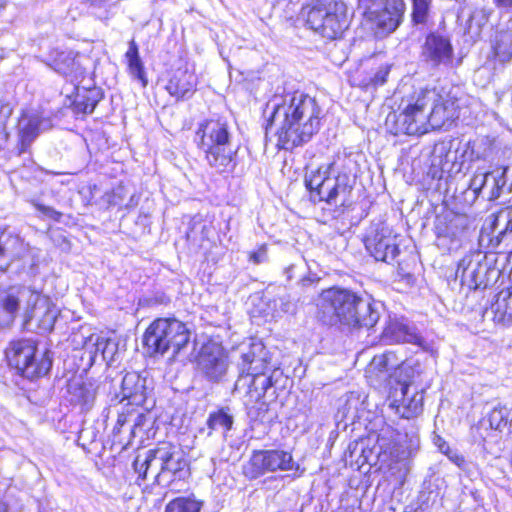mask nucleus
Instances as JSON below:
<instances>
[{"label": "nucleus", "instance_id": "obj_37", "mask_svg": "<svg viewBox=\"0 0 512 512\" xmlns=\"http://www.w3.org/2000/svg\"><path fill=\"white\" fill-rule=\"evenodd\" d=\"M504 217L506 220L505 227L498 232L493 238L490 239V246L493 249H498L503 241L512 233V206L502 211L496 218L494 225L499 221L500 218Z\"/></svg>", "mask_w": 512, "mask_h": 512}, {"label": "nucleus", "instance_id": "obj_18", "mask_svg": "<svg viewBox=\"0 0 512 512\" xmlns=\"http://www.w3.org/2000/svg\"><path fill=\"white\" fill-rule=\"evenodd\" d=\"M197 77L188 69H177L165 86L170 96L177 101L186 100L193 96L196 91Z\"/></svg>", "mask_w": 512, "mask_h": 512}, {"label": "nucleus", "instance_id": "obj_38", "mask_svg": "<svg viewBox=\"0 0 512 512\" xmlns=\"http://www.w3.org/2000/svg\"><path fill=\"white\" fill-rule=\"evenodd\" d=\"M507 169V167H502L490 172L489 200H495L500 196L503 187L506 185Z\"/></svg>", "mask_w": 512, "mask_h": 512}, {"label": "nucleus", "instance_id": "obj_21", "mask_svg": "<svg viewBox=\"0 0 512 512\" xmlns=\"http://www.w3.org/2000/svg\"><path fill=\"white\" fill-rule=\"evenodd\" d=\"M272 385V379L267 375H239L234 385V392H244L251 403L259 402Z\"/></svg>", "mask_w": 512, "mask_h": 512}, {"label": "nucleus", "instance_id": "obj_20", "mask_svg": "<svg viewBox=\"0 0 512 512\" xmlns=\"http://www.w3.org/2000/svg\"><path fill=\"white\" fill-rule=\"evenodd\" d=\"M327 22H326V38L336 39L349 26L348 8L342 0H328L327 1Z\"/></svg>", "mask_w": 512, "mask_h": 512}, {"label": "nucleus", "instance_id": "obj_50", "mask_svg": "<svg viewBox=\"0 0 512 512\" xmlns=\"http://www.w3.org/2000/svg\"><path fill=\"white\" fill-rule=\"evenodd\" d=\"M419 446H420V439L417 434L413 433L409 437L406 447H404L406 449V453L409 456V458L415 455V453L419 449Z\"/></svg>", "mask_w": 512, "mask_h": 512}, {"label": "nucleus", "instance_id": "obj_8", "mask_svg": "<svg viewBox=\"0 0 512 512\" xmlns=\"http://www.w3.org/2000/svg\"><path fill=\"white\" fill-rule=\"evenodd\" d=\"M36 344L30 339H22L10 343L6 350V358L11 367L23 377L33 380L46 375L52 366V360L45 352L40 359L36 358Z\"/></svg>", "mask_w": 512, "mask_h": 512}, {"label": "nucleus", "instance_id": "obj_42", "mask_svg": "<svg viewBox=\"0 0 512 512\" xmlns=\"http://www.w3.org/2000/svg\"><path fill=\"white\" fill-rule=\"evenodd\" d=\"M431 0H413L412 20L415 24H424L428 17Z\"/></svg>", "mask_w": 512, "mask_h": 512}, {"label": "nucleus", "instance_id": "obj_29", "mask_svg": "<svg viewBox=\"0 0 512 512\" xmlns=\"http://www.w3.org/2000/svg\"><path fill=\"white\" fill-rule=\"evenodd\" d=\"M44 120L37 115L23 117L19 122V134L21 148L20 153H23L31 145V143L37 138L40 132L41 125Z\"/></svg>", "mask_w": 512, "mask_h": 512}, {"label": "nucleus", "instance_id": "obj_13", "mask_svg": "<svg viewBox=\"0 0 512 512\" xmlns=\"http://www.w3.org/2000/svg\"><path fill=\"white\" fill-rule=\"evenodd\" d=\"M488 264L480 253L466 255L458 264L456 275L460 277L462 286L469 290H477L487 286Z\"/></svg>", "mask_w": 512, "mask_h": 512}, {"label": "nucleus", "instance_id": "obj_56", "mask_svg": "<svg viewBox=\"0 0 512 512\" xmlns=\"http://www.w3.org/2000/svg\"><path fill=\"white\" fill-rule=\"evenodd\" d=\"M296 268V264H290L284 269V274L286 275L287 280H291L294 277L293 272Z\"/></svg>", "mask_w": 512, "mask_h": 512}, {"label": "nucleus", "instance_id": "obj_52", "mask_svg": "<svg viewBox=\"0 0 512 512\" xmlns=\"http://www.w3.org/2000/svg\"><path fill=\"white\" fill-rule=\"evenodd\" d=\"M116 351V344L109 340L107 343V347L105 349V354H102V359L104 361H112L114 358V353Z\"/></svg>", "mask_w": 512, "mask_h": 512}, {"label": "nucleus", "instance_id": "obj_60", "mask_svg": "<svg viewBox=\"0 0 512 512\" xmlns=\"http://www.w3.org/2000/svg\"><path fill=\"white\" fill-rule=\"evenodd\" d=\"M0 512H8L7 504L1 500H0Z\"/></svg>", "mask_w": 512, "mask_h": 512}, {"label": "nucleus", "instance_id": "obj_58", "mask_svg": "<svg viewBox=\"0 0 512 512\" xmlns=\"http://www.w3.org/2000/svg\"><path fill=\"white\" fill-rule=\"evenodd\" d=\"M362 72V76L361 78H369L370 75H373V72H374V69H369V70H366V69H361V70H358L356 71V73H361Z\"/></svg>", "mask_w": 512, "mask_h": 512}, {"label": "nucleus", "instance_id": "obj_17", "mask_svg": "<svg viewBox=\"0 0 512 512\" xmlns=\"http://www.w3.org/2000/svg\"><path fill=\"white\" fill-rule=\"evenodd\" d=\"M382 340L388 344L411 343L422 346L424 339L414 325L409 324L405 319L389 318L383 332Z\"/></svg>", "mask_w": 512, "mask_h": 512}, {"label": "nucleus", "instance_id": "obj_24", "mask_svg": "<svg viewBox=\"0 0 512 512\" xmlns=\"http://www.w3.org/2000/svg\"><path fill=\"white\" fill-rule=\"evenodd\" d=\"M121 394L130 404L143 405L147 398L146 379L136 372L126 373L121 382Z\"/></svg>", "mask_w": 512, "mask_h": 512}, {"label": "nucleus", "instance_id": "obj_3", "mask_svg": "<svg viewBox=\"0 0 512 512\" xmlns=\"http://www.w3.org/2000/svg\"><path fill=\"white\" fill-rule=\"evenodd\" d=\"M317 318L327 326L347 329L372 328L379 320L377 304L351 289L331 287L321 292Z\"/></svg>", "mask_w": 512, "mask_h": 512}, {"label": "nucleus", "instance_id": "obj_11", "mask_svg": "<svg viewBox=\"0 0 512 512\" xmlns=\"http://www.w3.org/2000/svg\"><path fill=\"white\" fill-rule=\"evenodd\" d=\"M421 57L432 68L452 69L454 49L448 37L430 33L422 46Z\"/></svg>", "mask_w": 512, "mask_h": 512}, {"label": "nucleus", "instance_id": "obj_34", "mask_svg": "<svg viewBox=\"0 0 512 512\" xmlns=\"http://www.w3.org/2000/svg\"><path fill=\"white\" fill-rule=\"evenodd\" d=\"M487 420L492 429L501 431L510 424L512 426V407L498 403L487 415Z\"/></svg>", "mask_w": 512, "mask_h": 512}, {"label": "nucleus", "instance_id": "obj_61", "mask_svg": "<svg viewBox=\"0 0 512 512\" xmlns=\"http://www.w3.org/2000/svg\"><path fill=\"white\" fill-rule=\"evenodd\" d=\"M111 203H113L114 205L118 204V202H116L115 200H112Z\"/></svg>", "mask_w": 512, "mask_h": 512}, {"label": "nucleus", "instance_id": "obj_2", "mask_svg": "<svg viewBox=\"0 0 512 512\" xmlns=\"http://www.w3.org/2000/svg\"><path fill=\"white\" fill-rule=\"evenodd\" d=\"M401 112L390 114L395 123L394 134L422 135L429 129H440L454 118V102L444 99L435 89H420L402 100Z\"/></svg>", "mask_w": 512, "mask_h": 512}, {"label": "nucleus", "instance_id": "obj_16", "mask_svg": "<svg viewBox=\"0 0 512 512\" xmlns=\"http://www.w3.org/2000/svg\"><path fill=\"white\" fill-rule=\"evenodd\" d=\"M199 369L212 382L221 381L228 370V361L223 350L216 346L203 348L199 360Z\"/></svg>", "mask_w": 512, "mask_h": 512}, {"label": "nucleus", "instance_id": "obj_55", "mask_svg": "<svg viewBox=\"0 0 512 512\" xmlns=\"http://www.w3.org/2000/svg\"><path fill=\"white\" fill-rule=\"evenodd\" d=\"M494 5L503 10H512V0H493Z\"/></svg>", "mask_w": 512, "mask_h": 512}, {"label": "nucleus", "instance_id": "obj_27", "mask_svg": "<svg viewBox=\"0 0 512 512\" xmlns=\"http://www.w3.org/2000/svg\"><path fill=\"white\" fill-rule=\"evenodd\" d=\"M48 65L62 75H70L78 71L76 56L70 50H52L49 54Z\"/></svg>", "mask_w": 512, "mask_h": 512}, {"label": "nucleus", "instance_id": "obj_28", "mask_svg": "<svg viewBox=\"0 0 512 512\" xmlns=\"http://www.w3.org/2000/svg\"><path fill=\"white\" fill-rule=\"evenodd\" d=\"M327 1L328 0H315L308 8L306 14L307 25L325 38L326 22L328 18L327 14H329V10H327Z\"/></svg>", "mask_w": 512, "mask_h": 512}, {"label": "nucleus", "instance_id": "obj_5", "mask_svg": "<svg viewBox=\"0 0 512 512\" xmlns=\"http://www.w3.org/2000/svg\"><path fill=\"white\" fill-rule=\"evenodd\" d=\"M334 172V163H329L306 174L305 185L311 193V199L314 202L325 201L337 208L350 206L355 177L347 172Z\"/></svg>", "mask_w": 512, "mask_h": 512}, {"label": "nucleus", "instance_id": "obj_49", "mask_svg": "<svg viewBox=\"0 0 512 512\" xmlns=\"http://www.w3.org/2000/svg\"><path fill=\"white\" fill-rule=\"evenodd\" d=\"M258 403V406H252L250 409H249V416L252 418V419H260V420H263V417L264 415L266 414V412L268 411V407H267V404L263 401H259L257 402Z\"/></svg>", "mask_w": 512, "mask_h": 512}, {"label": "nucleus", "instance_id": "obj_59", "mask_svg": "<svg viewBox=\"0 0 512 512\" xmlns=\"http://www.w3.org/2000/svg\"><path fill=\"white\" fill-rule=\"evenodd\" d=\"M439 447H440L441 452L445 453L446 455H449V453H451L449 446L446 445L445 443L443 445H440Z\"/></svg>", "mask_w": 512, "mask_h": 512}, {"label": "nucleus", "instance_id": "obj_51", "mask_svg": "<svg viewBox=\"0 0 512 512\" xmlns=\"http://www.w3.org/2000/svg\"><path fill=\"white\" fill-rule=\"evenodd\" d=\"M504 308V312L501 315L500 320L512 321V307L509 306L508 303L497 301L496 303V312H500Z\"/></svg>", "mask_w": 512, "mask_h": 512}, {"label": "nucleus", "instance_id": "obj_19", "mask_svg": "<svg viewBox=\"0 0 512 512\" xmlns=\"http://www.w3.org/2000/svg\"><path fill=\"white\" fill-rule=\"evenodd\" d=\"M400 398H398V391L395 393V403L397 404V412L404 418H412L422 411L423 393L417 391L414 387L412 389L411 383L400 384Z\"/></svg>", "mask_w": 512, "mask_h": 512}, {"label": "nucleus", "instance_id": "obj_9", "mask_svg": "<svg viewBox=\"0 0 512 512\" xmlns=\"http://www.w3.org/2000/svg\"><path fill=\"white\" fill-rule=\"evenodd\" d=\"M293 466L290 452L279 449L256 450L244 466V474L250 479H256L268 472L292 470Z\"/></svg>", "mask_w": 512, "mask_h": 512}, {"label": "nucleus", "instance_id": "obj_1", "mask_svg": "<svg viewBox=\"0 0 512 512\" xmlns=\"http://www.w3.org/2000/svg\"><path fill=\"white\" fill-rule=\"evenodd\" d=\"M267 108L272 110L268 125L275 126L278 144L285 150L308 143L320 129L322 108L303 92L275 95Z\"/></svg>", "mask_w": 512, "mask_h": 512}, {"label": "nucleus", "instance_id": "obj_36", "mask_svg": "<svg viewBox=\"0 0 512 512\" xmlns=\"http://www.w3.org/2000/svg\"><path fill=\"white\" fill-rule=\"evenodd\" d=\"M126 58L128 60L130 74L140 80L143 86H146L147 80L145 78L143 63L139 57L138 46L134 40H131L129 43Z\"/></svg>", "mask_w": 512, "mask_h": 512}, {"label": "nucleus", "instance_id": "obj_30", "mask_svg": "<svg viewBox=\"0 0 512 512\" xmlns=\"http://www.w3.org/2000/svg\"><path fill=\"white\" fill-rule=\"evenodd\" d=\"M234 423V417L230 413L229 408H221L215 412L209 414L206 421L209 429L208 435H211L214 431H222L223 434L231 430Z\"/></svg>", "mask_w": 512, "mask_h": 512}, {"label": "nucleus", "instance_id": "obj_48", "mask_svg": "<svg viewBox=\"0 0 512 512\" xmlns=\"http://www.w3.org/2000/svg\"><path fill=\"white\" fill-rule=\"evenodd\" d=\"M35 208L45 217L52 219L56 222H60L62 218V213L56 211L54 208L50 206H46L40 203H34Z\"/></svg>", "mask_w": 512, "mask_h": 512}, {"label": "nucleus", "instance_id": "obj_33", "mask_svg": "<svg viewBox=\"0 0 512 512\" xmlns=\"http://www.w3.org/2000/svg\"><path fill=\"white\" fill-rule=\"evenodd\" d=\"M390 72V66L388 64L381 65L377 69H374L373 75H370L369 78H361V73H355L351 77V83L354 86H358L361 88H369L370 86H378L383 85L386 82V78Z\"/></svg>", "mask_w": 512, "mask_h": 512}, {"label": "nucleus", "instance_id": "obj_43", "mask_svg": "<svg viewBox=\"0 0 512 512\" xmlns=\"http://www.w3.org/2000/svg\"><path fill=\"white\" fill-rule=\"evenodd\" d=\"M490 187V172H479L477 171L470 181L469 188L476 194L484 189Z\"/></svg>", "mask_w": 512, "mask_h": 512}, {"label": "nucleus", "instance_id": "obj_26", "mask_svg": "<svg viewBox=\"0 0 512 512\" xmlns=\"http://www.w3.org/2000/svg\"><path fill=\"white\" fill-rule=\"evenodd\" d=\"M492 49L495 59L504 64L512 60V19L506 28L496 32L492 40Z\"/></svg>", "mask_w": 512, "mask_h": 512}, {"label": "nucleus", "instance_id": "obj_57", "mask_svg": "<svg viewBox=\"0 0 512 512\" xmlns=\"http://www.w3.org/2000/svg\"><path fill=\"white\" fill-rule=\"evenodd\" d=\"M449 457L450 460H452L455 464H457L458 466H460L463 462H464V459L463 457L457 455L456 453H449V455H447Z\"/></svg>", "mask_w": 512, "mask_h": 512}, {"label": "nucleus", "instance_id": "obj_6", "mask_svg": "<svg viewBox=\"0 0 512 512\" xmlns=\"http://www.w3.org/2000/svg\"><path fill=\"white\" fill-rule=\"evenodd\" d=\"M191 332L187 325L176 318H158L146 329L143 344L150 355L171 352L176 359L190 344Z\"/></svg>", "mask_w": 512, "mask_h": 512}, {"label": "nucleus", "instance_id": "obj_31", "mask_svg": "<svg viewBox=\"0 0 512 512\" xmlns=\"http://www.w3.org/2000/svg\"><path fill=\"white\" fill-rule=\"evenodd\" d=\"M493 10L486 5H475L467 20V30L470 34L479 35L488 23Z\"/></svg>", "mask_w": 512, "mask_h": 512}, {"label": "nucleus", "instance_id": "obj_46", "mask_svg": "<svg viewBox=\"0 0 512 512\" xmlns=\"http://www.w3.org/2000/svg\"><path fill=\"white\" fill-rule=\"evenodd\" d=\"M389 355H375L371 360L368 371L369 372H384L388 371Z\"/></svg>", "mask_w": 512, "mask_h": 512}, {"label": "nucleus", "instance_id": "obj_53", "mask_svg": "<svg viewBox=\"0 0 512 512\" xmlns=\"http://www.w3.org/2000/svg\"><path fill=\"white\" fill-rule=\"evenodd\" d=\"M133 417V414H120L118 416V419H117V422H116V425L114 427V431H120V429L127 423H131V418Z\"/></svg>", "mask_w": 512, "mask_h": 512}, {"label": "nucleus", "instance_id": "obj_4", "mask_svg": "<svg viewBox=\"0 0 512 512\" xmlns=\"http://www.w3.org/2000/svg\"><path fill=\"white\" fill-rule=\"evenodd\" d=\"M196 136L200 139L198 146L212 169L220 174L234 170L235 152L231 147V133L225 119L211 118L201 122Z\"/></svg>", "mask_w": 512, "mask_h": 512}, {"label": "nucleus", "instance_id": "obj_45", "mask_svg": "<svg viewBox=\"0 0 512 512\" xmlns=\"http://www.w3.org/2000/svg\"><path fill=\"white\" fill-rule=\"evenodd\" d=\"M444 220L446 218L441 219L438 218L436 225H435V231L437 234V237H447V238H454L456 237V231L454 230L453 221H450L449 223H446Z\"/></svg>", "mask_w": 512, "mask_h": 512}, {"label": "nucleus", "instance_id": "obj_54", "mask_svg": "<svg viewBox=\"0 0 512 512\" xmlns=\"http://www.w3.org/2000/svg\"><path fill=\"white\" fill-rule=\"evenodd\" d=\"M383 355H389V362H388V369H394L396 367L399 366L400 362L397 358H396V355L395 353L391 352V351H387L385 353H383Z\"/></svg>", "mask_w": 512, "mask_h": 512}, {"label": "nucleus", "instance_id": "obj_22", "mask_svg": "<svg viewBox=\"0 0 512 512\" xmlns=\"http://www.w3.org/2000/svg\"><path fill=\"white\" fill-rule=\"evenodd\" d=\"M23 250V242L18 235L8 229H0V271H6Z\"/></svg>", "mask_w": 512, "mask_h": 512}, {"label": "nucleus", "instance_id": "obj_12", "mask_svg": "<svg viewBox=\"0 0 512 512\" xmlns=\"http://www.w3.org/2000/svg\"><path fill=\"white\" fill-rule=\"evenodd\" d=\"M365 247L377 261L391 263L400 250L389 227L378 223L365 238Z\"/></svg>", "mask_w": 512, "mask_h": 512}, {"label": "nucleus", "instance_id": "obj_23", "mask_svg": "<svg viewBox=\"0 0 512 512\" xmlns=\"http://www.w3.org/2000/svg\"><path fill=\"white\" fill-rule=\"evenodd\" d=\"M67 398L71 404L89 410L96 398V388L91 382L73 379L67 384Z\"/></svg>", "mask_w": 512, "mask_h": 512}, {"label": "nucleus", "instance_id": "obj_25", "mask_svg": "<svg viewBox=\"0 0 512 512\" xmlns=\"http://www.w3.org/2000/svg\"><path fill=\"white\" fill-rule=\"evenodd\" d=\"M377 459L387 466H391L394 463L404 461L409 458L406 453V449L402 444L393 442L388 438L380 435L377 439Z\"/></svg>", "mask_w": 512, "mask_h": 512}, {"label": "nucleus", "instance_id": "obj_32", "mask_svg": "<svg viewBox=\"0 0 512 512\" xmlns=\"http://www.w3.org/2000/svg\"><path fill=\"white\" fill-rule=\"evenodd\" d=\"M31 311H27L28 319L40 317L39 326L45 331H51L57 319V309L55 307H49L46 302L42 306H30Z\"/></svg>", "mask_w": 512, "mask_h": 512}, {"label": "nucleus", "instance_id": "obj_39", "mask_svg": "<svg viewBox=\"0 0 512 512\" xmlns=\"http://www.w3.org/2000/svg\"><path fill=\"white\" fill-rule=\"evenodd\" d=\"M200 503L190 498H176L169 502L165 512H200Z\"/></svg>", "mask_w": 512, "mask_h": 512}, {"label": "nucleus", "instance_id": "obj_47", "mask_svg": "<svg viewBox=\"0 0 512 512\" xmlns=\"http://www.w3.org/2000/svg\"><path fill=\"white\" fill-rule=\"evenodd\" d=\"M248 259L253 264L259 265L266 263L269 259L268 257V247L266 244H261L254 251L249 253Z\"/></svg>", "mask_w": 512, "mask_h": 512}, {"label": "nucleus", "instance_id": "obj_10", "mask_svg": "<svg viewBox=\"0 0 512 512\" xmlns=\"http://www.w3.org/2000/svg\"><path fill=\"white\" fill-rule=\"evenodd\" d=\"M40 301V295L36 291L25 286H12L8 289H0V326L10 325L18 312L22 303L30 306H36Z\"/></svg>", "mask_w": 512, "mask_h": 512}, {"label": "nucleus", "instance_id": "obj_15", "mask_svg": "<svg viewBox=\"0 0 512 512\" xmlns=\"http://www.w3.org/2000/svg\"><path fill=\"white\" fill-rule=\"evenodd\" d=\"M152 456L156 459V477L171 473L174 478L182 479L187 474V461L180 451L169 443H163L153 449Z\"/></svg>", "mask_w": 512, "mask_h": 512}, {"label": "nucleus", "instance_id": "obj_14", "mask_svg": "<svg viewBox=\"0 0 512 512\" xmlns=\"http://www.w3.org/2000/svg\"><path fill=\"white\" fill-rule=\"evenodd\" d=\"M238 368L239 375H266L272 365L270 354L262 342H252L242 349Z\"/></svg>", "mask_w": 512, "mask_h": 512}, {"label": "nucleus", "instance_id": "obj_41", "mask_svg": "<svg viewBox=\"0 0 512 512\" xmlns=\"http://www.w3.org/2000/svg\"><path fill=\"white\" fill-rule=\"evenodd\" d=\"M109 340L110 339L103 336L92 334L85 341L84 348L93 355L92 357H96L98 354L102 356V354H105V349Z\"/></svg>", "mask_w": 512, "mask_h": 512}, {"label": "nucleus", "instance_id": "obj_35", "mask_svg": "<svg viewBox=\"0 0 512 512\" xmlns=\"http://www.w3.org/2000/svg\"><path fill=\"white\" fill-rule=\"evenodd\" d=\"M100 92L96 89L80 91L77 89V94L74 99V106L76 111L84 114H91L98 102L100 101Z\"/></svg>", "mask_w": 512, "mask_h": 512}, {"label": "nucleus", "instance_id": "obj_40", "mask_svg": "<svg viewBox=\"0 0 512 512\" xmlns=\"http://www.w3.org/2000/svg\"><path fill=\"white\" fill-rule=\"evenodd\" d=\"M153 449L149 450L146 454V457L143 460H140V457L138 456L134 463L133 467L135 472L138 473L139 477L142 479H145L147 477L148 470H152L156 473V459L152 456Z\"/></svg>", "mask_w": 512, "mask_h": 512}, {"label": "nucleus", "instance_id": "obj_7", "mask_svg": "<svg viewBox=\"0 0 512 512\" xmlns=\"http://www.w3.org/2000/svg\"><path fill=\"white\" fill-rule=\"evenodd\" d=\"M358 7L381 38L393 33L401 25L406 10L404 0H358Z\"/></svg>", "mask_w": 512, "mask_h": 512}, {"label": "nucleus", "instance_id": "obj_44", "mask_svg": "<svg viewBox=\"0 0 512 512\" xmlns=\"http://www.w3.org/2000/svg\"><path fill=\"white\" fill-rule=\"evenodd\" d=\"M152 422V419L148 413L139 412L133 414L131 418V434L136 436L137 431H142L144 428Z\"/></svg>", "mask_w": 512, "mask_h": 512}]
</instances>
